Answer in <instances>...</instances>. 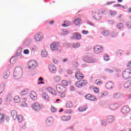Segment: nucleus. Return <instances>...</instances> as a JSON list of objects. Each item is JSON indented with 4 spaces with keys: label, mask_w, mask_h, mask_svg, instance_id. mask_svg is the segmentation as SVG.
Wrapping results in <instances>:
<instances>
[{
    "label": "nucleus",
    "mask_w": 131,
    "mask_h": 131,
    "mask_svg": "<svg viewBox=\"0 0 131 131\" xmlns=\"http://www.w3.org/2000/svg\"><path fill=\"white\" fill-rule=\"evenodd\" d=\"M64 24H62V27H68V26H70L71 25V23L69 20H66L63 21Z\"/></svg>",
    "instance_id": "412c9836"
},
{
    "label": "nucleus",
    "mask_w": 131,
    "mask_h": 131,
    "mask_svg": "<svg viewBox=\"0 0 131 131\" xmlns=\"http://www.w3.org/2000/svg\"><path fill=\"white\" fill-rule=\"evenodd\" d=\"M17 118L19 122H22L23 121V116L22 115H19L17 117Z\"/></svg>",
    "instance_id": "79ce46f5"
},
{
    "label": "nucleus",
    "mask_w": 131,
    "mask_h": 131,
    "mask_svg": "<svg viewBox=\"0 0 131 131\" xmlns=\"http://www.w3.org/2000/svg\"><path fill=\"white\" fill-rule=\"evenodd\" d=\"M81 23V19L80 18H78L74 20V24L75 25H79Z\"/></svg>",
    "instance_id": "bb28decb"
},
{
    "label": "nucleus",
    "mask_w": 131,
    "mask_h": 131,
    "mask_svg": "<svg viewBox=\"0 0 131 131\" xmlns=\"http://www.w3.org/2000/svg\"><path fill=\"white\" fill-rule=\"evenodd\" d=\"M70 91H75V88H74V86H70Z\"/></svg>",
    "instance_id": "13d9d810"
},
{
    "label": "nucleus",
    "mask_w": 131,
    "mask_h": 131,
    "mask_svg": "<svg viewBox=\"0 0 131 131\" xmlns=\"http://www.w3.org/2000/svg\"><path fill=\"white\" fill-rule=\"evenodd\" d=\"M127 67H129L130 68H131V61H129L127 63Z\"/></svg>",
    "instance_id": "680f3d73"
},
{
    "label": "nucleus",
    "mask_w": 131,
    "mask_h": 131,
    "mask_svg": "<svg viewBox=\"0 0 131 131\" xmlns=\"http://www.w3.org/2000/svg\"><path fill=\"white\" fill-rule=\"evenodd\" d=\"M92 16L95 20L97 21H100L102 19V15L101 14V11L98 9H96L91 12Z\"/></svg>",
    "instance_id": "f257e3e1"
},
{
    "label": "nucleus",
    "mask_w": 131,
    "mask_h": 131,
    "mask_svg": "<svg viewBox=\"0 0 131 131\" xmlns=\"http://www.w3.org/2000/svg\"><path fill=\"white\" fill-rule=\"evenodd\" d=\"M85 98L88 99V100H90V101H95V100H96V98L91 95V94H88L85 96Z\"/></svg>",
    "instance_id": "6ab92c4d"
},
{
    "label": "nucleus",
    "mask_w": 131,
    "mask_h": 131,
    "mask_svg": "<svg viewBox=\"0 0 131 131\" xmlns=\"http://www.w3.org/2000/svg\"><path fill=\"white\" fill-rule=\"evenodd\" d=\"M70 119H71V116H63L61 117V120H62V121H69V120H70Z\"/></svg>",
    "instance_id": "b1692460"
},
{
    "label": "nucleus",
    "mask_w": 131,
    "mask_h": 131,
    "mask_svg": "<svg viewBox=\"0 0 131 131\" xmlns=\"http://www.w3.org/2000/svg\"><path fill=\"white\" fill-rule=\"evenodd\" d=\"M95 84H97L98 85H101V84H102V83H103V82L102 81V80L98 79V80H96L95 81Z\"/></svg>",
    "instance_id": "a19ab883"
},
{
    "label": "nucleus",
    "mask_w": 131,
    "mask_h": 131,
    "mask_svg": "<svg viewBox=\"0 0 131 131\" xmlns=\"http://www.w3.org/2000/svg\"><path fill=\"white\" fill-rule=\"evenodd\" d=\"M42 98L45 100H47V101H49V95L45 92L42 93Z\"/></svg>",
    "instance_id": "7c9ffc66"
},
{
    "label": "nucleus",
    "mask_w": 131,
    "mask_h": 131,
    "mask_svg": "<svg viewBox=\"0 0 131 131\" xmlns=\"http://www.w3.org/2000/svg\"><path fill=\"white\" fill-rule=\"evenodd\" d=\"M82 32L83 34H88V33H89V31L83 30Z\"/></svg>",
    "instance_id": "bf43d9fd"
},
{
    "label": "nucleus",
    "mask_w": 131,
    "mask_h": 131,
    "mask_svg": "<svg viewBox=\"0 0 131 131\" xmlns=\"http://www.w3.org/2000/svg\"><path fill=\"white\" fill-rule=\"evenodd\" d=\"M79 47V43H73V48H75V49H76Z\"/></svg>",
    "instance_id": "3c124183"
},
{
    "label": "nucleus",
    "mask_w": 131,
    "mask_h": 131,
    "mask_svg": "<svg viewBox=\"0 0 131 131\" xmlns=\"http://www.w3.org/2000/svg\"><path fill=\"white\" fill-rule=\"evenodd\" d=\"M86 83H88V82H86V80H80L77 81L75 83V84L77 88H81V86H84V85H86Z\"/></svg>",
    "instance_id": "39448f33"
},
{
    "label": "nucleus",
    "mask_w": 131,
    "mask_h": 131,
    "mask_svg": "<svg viewBox=\"0 0 131 131\" xmlns=\"http://www.w3.org/2000/svg\"><path fill=\"white\" fill-rule=\"evenodd\" d=\"M14 101L15 103H20V101H21V99L19 97V96H15L14 98Z\"/></svg>",
    "instance_id": "e433bc0d"
},
{
    "label": "nucleus",
    "mask_w": 131,
    "mask_h": 131,
    "mask_svg": "<svg viewBox=\"0 0 131 131\" xmlns=\"http://www.w3.org/2000/svg\"><path fill=\"white\" fill-rule=\"evenodd\" d=\"M122 14H120L118 17H117V19H120V18H121V17H122Z\"/></svg>",
    "instance_id": "774afa93"
},
{
    "label": "nucleus",
    "mask_w": 131,
    "mask_h": 131,
    "mask_svg": "<svg viewBox=\"0 0 131 131\" xmlns=\"http://www.w3.org/2000/svg\"><path fill=\"white\" fill-rule=\"evenodd\" d=\"M83 61L86 63H93V62H94V59L91 57H85L83 58Z\"/></svg>",
    "instance_id": "f3484780"
},
{
    "label": "nucleus",
    "mask_w": 131,
    "mask_h": 131,
    "mask_svg": "<svg viewBox=\"0 0 131 131\" xmlns=\"http://www.w3.org/2000/svg\"><path fill=\"white\" fill-rule=\"evenodd\" d=\"M61 83L63 85H64V86H67L68 85V81H67L66 80H63L61 81Z\"/></svg>",
    "instance_id": "c03bdc74"
},
{
    "label": "nucleus",
    "mask_w": 131,
    "mask_h": 131,
    "mask_svg": "<svg viewBox=\"0 0 131 131\" xmlns=\"http://www.w3.org/2000/svg\"><path fill=\"white\" fill-rule=\"evenodd\" d=\"M54 124V119L52 117L48 118L46 120V125L47 126H52Z\"/></svg>",
    "instance_id": "6e6552de"
},
{
    "label": "nucleus",
    "mask_w": 131,
    "mask_h": 131,
    "mask_svg": "<svg viewBox=\"0 0 131 131\" xmlns=\"http://www.w3.org/2000/svg\"><path fill=\"white\" fill-rule=\"evenodd\" d=\"M9 75H10V72H6L4 74L3 77L4 78H5V79H7V78L9 77Z\"/></svg>",
    "instance_id": "ea45409f"
},
{
    "label": "nucleus",
    "mask_w": 131,
    "mask_h": 131,
    "mask_svg": "<svg viewBox=\"0 0 131 131\" xmlns=\"http://www.w3.org/2000/svg\"><path fill=\"white\" fill-rule=\"evenodd\" d=\"M53 80L55 82H59L61 81V77L59 76H56L53 77Z\"/></svg>",
    "instance_id": "c756f323"
},
{
    "label": "nucleus",
    "mask_w": 131,
    "mask_h": 131,
    "mask_svg": "<svg viewBox=\"0 0 131 131\" xmlns=\"http://www.w3.org/2000/svg\"><path fill=\"white\" fill-rule=\"evenodd\" d=\"M127 13H131V7L129 8L127 10Z\"/></svg>",
    "instance_id": "338daca9"
},
{
    "label": "nucleus",
    "mask_w": 131,
    "mask_h": 131,
    "mask_svg": "<svg viewBox=\"0 0 131 131\" xmlns=\"http://www.w3.org/2000/svg\"><path fill=\"white\" fill-rule=\"evenodd\" d=\"M65 93H62L60 94V97H61V98H65Z\"/></svg>",
    "instance_id": "052dcab7"
},
{
    "label": "nucleus",
    "mask_w": 131,
    "mask_h": 131,
    "mask_svg": "<svg viewBox=\"0 0 131 131\" xmlns=\"http://www.w3.org/2000/svg\"><path fill=\"white\" fill-rule=\"evenodd\" d=\"M56 90L58 93H65L66 92V88L63 86L61 84H57L55 86Z\"/></svg>",
    "instance_id": "20e7f679"
},
{
    "label": "nucleus",
    "mask_w": 131,
    "mask_h": 131,
    "mask_svg": "<svg viewBox=\"0 0 131 131\" xmlns=\"http://www.w3.org/2000/svg\"><path fill=\"white\" fill-rule=\"evenodd\" d=\"M2 112V108H0V122H3L7 119V116L1 113Z\"/></svg>",
    "instance_id": "dca6fc26"
},
{
    "label": "nucleus",
    "mask_w": 131,
    "mask_h": 131,
    "mask_svg": "<svg viewBox=\"0 0 131 131\" xmlns=\"http://www.w3.org/2000/svg\"><path fill=\"white\" fill-rule=\"evenodd\" d=\"M24 53L27 54H29V50L28 49H26L24 51Z\"/></svg>",
    "instance_id": "6e6d98bb"
},
{
    "label": "nucleus",
    "mask_w": 131,
    "mask_h": 131,
    "mask_svg": "<svg viewBox=\"0 0 131 131\" xmlns=\"http://www.w3.org/2000/svg\"><path fill=\"white\" fill-rule=\"evenodd\" d=\"M117 15V12L114 10H109L108 11V16L110 17H115Z\"/></svg>",
    "instance_id": "a211bd4d"
},
{
    "label": "nucleus",
    "mask_w": 131,
    "mask_h": 131,
    "mask_svg": "<svg viewBox=\"0 0 131 131\" xmlns=\"http://www.w3.org/2000/svg\"><path fill=\"white\" fill-rule=\"evenodd\" d=\"M106 121L108 123H111L114 121V117L110 116L106 118Z\"/></svg>",
    "instance_id": "aec40b11"
},
{
    "label": "nucleus",
    "mask_w": 131,
    "mask_h": 131,
    "mask_svg": "<svg viewBox=\"0 0 131 131\" xmlns=\"http://www.w3.org/2000/svg\"><path fill=\"white\" fill-rule=\"evenodd\" d=\"M6 85L5 84H2L0 85V94H2L5 91Z\"/></svg>",
    "instance_id": "473e14b6"
},
{
    "label": "nucleus",
    "mask_w": 131,
    "mask_h": 131,
    "mask_svg": "<svg viewBox=\"0 0 131 131\" xmlns=\"http://www.w3.org/2000/svg\"><path fill=\"white\" fill-rule=\"evenodd\" d=\"M66 105L67 108H72V107H73V104H72L71 101H68Z\"/></svg>",
    "instance_id": "72a5a7b5"
},
{
    "label": "nucleus",
    "mask_w": 131,
    "mask_h": 131,
    "mask_svg": "<svg viewBox=\"0 0 131 131\" xmlns=\"http://www.w3.org/2000/svg\"><path fill=\"white\" fill-rule=\"evenodd\" d=\"M32 108L35 110V111H39L41 109V106L39 103H34L32 105Z\"/></svg>",
    "instance_id": "ddd939ff"
},
{
    "label": "nucleus",
    "mask_w": 131,
    "mask_h": 131,
    "mask_svg": "<svg viewBox=\"0 0 131 131\" xmlns=\"http://www.w3.org/2000/svg\"><path fill=\"white\" fill-rule=\"evenodd\" d=\"M41 56L43 58H46V57H48V52L46 50H43L41 52Z\"/></svg>",
    "instance_id": "c9c22d12"
},
{
    "label": "nucleus",
    "mask_w": 131,
    "mask_h": 131,
    "mask_svg": "<svg viewBox=\"0 0 131 131\" xmlns=\"http://www.w3.org/2000/svg\"><path fill=\"white\" fill-rule=\"evenodd\" d=\"M66 113H68L69 114H70V113H72V110H68L66 111Z\"/></svg>",
    "instance_id": "4d7b16f0"
},
{
    "label": "nucleus",
    "mask_w": 131,
    "mask_h": 131,
    "mask_svg": "<svg viewBox=\"0 0 131 131\" xmlns=\"http://www.w3.org/2000/svg\"><path fill=\"white\" fill-rule=\"evenodd\" d=\"M75 78H76V79H78V80L83 79V78H84V76H83V75L81 74V73H80V72H78L76 73L75 75Z\"/></svg>",
    "instance_id": "f8f14e48"
},
{
    "label": "nucleus",
    "mask_w": 131,
    "mask_h": 131,
    "mask_svg": "<svg viewBox=\"0 0 131 131\" xmlns=\"http://www.w3.org/2000/svg\"><path fill=\"white\" fill-rule=\"evenodd\" d=\"M101 33L104 36H109L110 35V32L106 30H102Z\"/></svg>",
    "instance_id": "cd10ccee"
},
{
    "label": "nucleus",
    "mask_w": 131,
    "mask_h": 131,
    "mask_svg": "<svg viewBox=\"0 0 131 131\" xmlns=\"http://www.w3.org/2000/svg\"><path fill=\"white\" fill-rule=\"evenodd\" d=\"M22 75H23L22 69L20 67L15 68L14 73V77H17V78H20L22 77Z\"/></svg>",
    "instance_id": "f03ea898"
},
{
    "label": "nucleus",
    "mask_w": 131,
    "mask_h": 131,
    "mask_svg": "<svg viewBox=\"0 0 131 131\" xmlns=\"http://www.w3.org/2000/svg\"><path fill=\"white\" fill-rule=\"evenodd\" d=\"M105 71L107 73H113V70L110 69H105Z\"/></svg>",
    "instance_id": "de8ad7c7"
},
{
    "label": "nucleus",
    "mask_w": 131,
    "mask_h": 131,
    "mask_svg": "<svg viewBox=\"0 0 131 131\" xmlns=\"http://www.w3.org/2000/svg\"><path fill=\"white\" fill-rule=\"evenodd\" d=\"M62 33L63 35H66V34H68V31H67V30H63Z\"/></svg>",
    "instance_id": "864d4df0"
},
{
    "label": "nucleus",
    "mask_w": 131,
    "mask_h": 131,
    "mask_svg": "<svg viewBox=\"0 0 131 131\" xmlns=\"http://www.w3.org/2000/svg\"><path fill=\"white\" fill-rule=\"evenodd\" d=\"M94 92H95V93H99V89H98V88H97V87H95L94 88Z\"/></svg>",
    "instance_id": "5fc2aeb1"
},
{
    "label": "nucleus",
    "mask_w": 131,
    "mask_h": 131,
    "mask_svg": "<svg viewBox=\"0 0 131 131\" xmlns=\"http://www.w3.org/2000/svg\"><path fill=\"white\" fill-rule=\"evenodd\" d=\"M11 115L13 119H17V112L15 110H13L11 112Z\"/></svg>",
    "instance_id": "5701e85b"
},
{
    "label": "nucleus",
    "mask_w": 131,
    "mask_h": 131,
    "mask_svg": "<svg viewBox=\"0 0 131 131\" xmlns=\"http://www.w3.org/2000/svg\"><path fill=\"white\" fill-rule=\"evenodd\" d=\"M28 65L29 69L30 68H35L37 66V62L34 60H31L29 62Z\"/></svg>",
    "instance_id": "9d476101"
},
{
    "label": "nucleus",
    "mask_w": 131,
    "mask_h": 131,
    "mask_svg": "<svg viewBox=\"0 0 131 131\" xmlns=\"http://www.w3.org/2000/svg\"><path fill=\"white\" fill-rule=\"evenodd\" d=\"M114 7H115V8L121 7V5H120V4H116V5H114Z\"/></svg>",
    "instance_id": "e2e57ef3"
},
{
    "label": "nucleus",
    "mask_w": 131,
    "mask_h": 131,
    "mask_svg": "<svg viewBox=\"0 0 131 131\" xmlns=\"http://www.w3.org/2000/svg\"><path fill=\"white\" fill-rule=\"evenodd\" d=\"M112 4H114V2H107L105 4V6H111V5H112Z\"/></svg>",
    "instance_id": "603ef678"
},
{
    "label": "nucleus",
    "mask_w": 131,
    "mask_h": 131,
    "mask_svg": "<svg viewBox=\"0 0 131 131\" xmlns=\"http://www.w3.org/2000/svg\"><path fill=\"white\" fill-rule=\"evenodd\" d=\"M74 36L76 39H80L81 38V35L78 33H75L74 34Z\"/></svg>",
    "instance_id": "2f4dec72"
},
{
    "label": "nucleus",
    "mask_w": 131,
    "mask_h": 131,
    "mask_svg": "<svg viewBox=\"0 0 131 131\" xmlns=\"http://www.w3.org/2000/svg\"><path fill=\"white\" fill-rule=\"evenodd\" d=\"M131 85V80L127 81L124 84V86L125 89H128Z\"/></svg>",
    "instance_id": "c85d7f7f"
},
{
    "label": "nucleus",
    "mask_w": 131,
    "mask_h": 131,
    "mask_svg": "<svg viewBox=\"0 0 131 131\" xmlns=\"http://www.w3.org/2000/svg\"><path fill=\"white\" fill-rule=\"evenodd\" d=\"M114 87V83H113V82H112L109 81L105 84V88H106V89H107L108 90H110L111 89H113Z\"/></svg>",
    "instance_id": "4468645a"
},
{
    "label": "nucleus",
    "mask_w": 131,
    "mask_h": 131,
    "mask_svg": "<svg viewBox=\"0 0 131 131\" xmlns=\"http://www.w3.org/2000/svg\"><path fill=\"white\" fill-rule=\"evenodd\" d=\"M122 77L124 79H129L131 78V70L125 69L122 73Z\"/></svg>",
    "instance_id": "7ed1b4c3"
},
{
    "label": "nucleus",
    "mask_w": 131,
    "mask_h": 131,
    "mask_svg": "<svg viewBox=\"0 0 131 131\" xmlns=\"http://www.w3.org/2000/svg\"><path fill=\"white\" fill-rule=\"evenodd\" d=\"M26 101H27V98H23L21 102V106L23 107H27Z\"/></svg>",
    "instance_id": "4be33fe9"
},
{
    "label": "nucleus",
    "mask_w": 131,
    "mask_h": 131,
    "mask_svg": "<svg viewBox=\"0 0 131 131\" xmlns=\"http://www.w3.org/2000/svg\"><path fill=\"white\" fill-rule=\"evenodd\" d=\"M78 110L80 112H83V111H85L86 110V106H82L79 107Z\"/></svg>",
    "instance_id": "f704fd0d"
},
{
    "label": "nucleus",
    "mask_w": 131,
    "mask_h": 131,
    "mask_svg": "<svg viewBox=\"0 0 131 131\" xmlns=\"http://www.w3.org/2000/svg\"><path fill=\"white\" fill-rule=\"evenodd\" d=\"M51 112L53 113H55V112H57V109L55 108V107L52 106L51 108Z\"/></svg>",
    "instance_id": "8fccbe9b"
},
{
    "label": "nucleus",
    "mask_w": 131,
    "mask_h": 131,
    "mask_svg": "<svg viewBox=\"0 0 131 131\" xmlns=\"http://www.w3.org/2000/svg\"><path fill=\"white\" fill-rule=\"evenodd\" d=\"M30 96L32 100H36V93L34 92H32L30 94Z\"/></svg>",
    "instance_id": "393cba45"
},
{
    "label": "nucleus",
    "mask_w": 131,
    "mask_h": 131,
    "mask_svg": "<svg viewBox=\"0 0 131 131\" xmlns=\"http://www.w3.org/2000/svg\"><path fill=\"white\" fill-rule=\"evenodd\" d=\"M129 111H130V108L127 105L123 106L121 109V112L123 114H127Z\"/></svg>",
    "instance_id": "1a4fd4ad"
},
{
    "label": "nucleus",
    "mask_w": 131,
    "mask_h": 131,
    "mask_svg": "<svg viewBox=\"0 0 131 131\" xmlns=\"http://www.w3.org/2000/svg\"><path fill=\"white\" fill-rule=\"evenodd\" d=\"M103 47L99 45H97L94 47V52L95 54H100L103 52Z\"/></svg>",
    "instance_id": "0eeeda50"
},
{
    "label": "nucleus",
    "mask_w": 131,
    "mask_h": 131,
    "mask_svg": "<svg viewBox=\"0 0 131 131\" xmlns=\"http://www.w3.org/2000/svg\"><path fill=\"white\" fill-rule=\"evenodd\" d=\"M49 70L52 73H56L57 72V68L55 66L51 64L49 67Z\"/></svg>",
    "instance_id": "2eb2a0df"
},
{
    "label": "nucleus",
    "mask_w": 131,
    "mask_h": 131,
    "mask_svg": "<svg viewBox=\"0 0 131 131\" xmlns=\"http://www.w3.org/2000/svg\"><path fill=\"white\" fill-rule=\"evenodd\" d=\"M50 48L52 51H57L60 48V44L58 42H54L51 44Z\"/></svg>",
    "instance_id": "423d86ee"
},
{
    "label": "nucleus",
    "mask_w": 131,
    "mask_h": 131,
    "mask_svg": "<svg viewBox=\"0 0 131 131\" xmlns=\"http://www.w3.org/2000/svg\"><path fill=\"white\" fill-rule=\"evenodd\" d=\"M126 26L127 28L131 29V23L130 21H127L126 23Z\"/></svg>",
    "instance_id": "09e8293b"
},
{
    "label": "nucleus",
    "mask_w": 131,
    "mask_h": 131,
    "mask_svg": "<svg viewBox=\"0 0 131 131\" xmlns=\"http://www.w3.org/2000/svg\"><path fill=\"white\" fill-rule=\"evenodd\" d=\"M67 61H68V58H65L62 60V62H63L64 63H65V62H67Z\"/></svg>",
    "instance_id": "69168bd1"
},
{
    "label": "nucleus",
    "mask_w": 131,
    "mask_h": 131,
    "mask_svg": "<svg viewBox=\"0 0 131 131\" xmlns=\"http://www.w3.org/2000/svg\"><path fill=\"white\" fill-rule=\"evenodd\" d=\"M67 72L69 74H72V71L69 70L67 71Z\"/></svg>",
    "instance_id": "0e129e2a"
},
{
    "label": "nucleus",
    "mask_w": 131,
    "mask_h": 131,
    "mask_svg": "<svg viewBox=\"0 0 131 131\" xmlns=\"http://www.w3.org/2000/svg\"><path fill=\"white\" fill-rule=\"evenodd\" d=\"M28 94V90L25 89L21 92L20 95L21 96H25V95H27Z\"/></svg>",
    "instance_id": "4c0bfd02"
},
{
    "label": "nucleus",
    "mask_w": 131,
    "mask_h": 131,
    "mask_svg": "<svg viewBox=\"0 0 131 131\" xmlns=\"http://www.w3.org/2000/svg\"><path fill=\"white\" fill-rule=\"evenodd\" d=\"M113 97H114V99H119V98H120V97H121V96L120 95V94L116 93L114 95Z\"/></svg>",
    "instance_id": "37998d69"
},
{
    "label": "nucleus",
    "mask_w": 131,
    "mask_h": 131,
    "mask_svg": "<svg viewBox=\"0 0 131 131\" xmlns=\"http://www.w3.org/2000/svg\"><path fill=\"white\" fill-rule=\"evenodd\" d=\"M110 108L111 110H116V108H118V104L114 103L113 104H111L110 106Z\"/></svg>",
    "instance_id": "a878e982"
},
{
    "label": "nucleus",
    "mask_w": 131,
    "mask_h": 131,
    "mask_svg": "<svg viewBox=\"0 0 131 131\" xmlns=\"http://www.w3.org/2000/svg\"><path fill=\"white\" fill-rule=\"evenodd\" d=\"M116 27L117 28H118V29H123V24L120 23V24H118L116 25Z\"/></svg>",
    "instance_id": "58836bf2"
},
{
    "label": "nucleus",
    "mask_w": 131,
    "mask_h": 131,
    "mask_svg": "<svg viewBox=\"0 0 131 131\" xmlns=\"http://www.w3.org/2000/svg\"><path fill=\"white\" fill-rule=\"evenodd\" d=\"M111 35L113 37H116V36H117V35H118V33L116 32L115 31H113L112 34Z\"/></svg>",
    "instance_id": "a18cd8bd"
},
{
    "label": "nucleus",
    "mask_w": 131,
    "mask_h": 131,
    "mask_svg": "<svg viewBox=\"0 0 131 131\" xmlns=\"http://www.w3.org/2000/svg\"><path fill=\"white\" fill-rule=\"evenodd\" d=\"M104 59L105 60V61H109V60L110 59V57L108 55L105 54L104 56Z\"/></svg>",
    "instance_id": "49530a36"
},
{
    "label": "nucleus",
    "mask_w": 131,
    "mask_h": 131,
    "mask_svg": "<svg viewBox=\"0 0 131 131\" xmlns=\"http://www.w3.org/2000/svg\"><path fill=\"white\" fill-rule=\"evenodd\" d=\"M42 38H43V36L41 33L37 34L34 36V39L36 41H40V40H42Z\"/></svg>",
    "instance_id": "9b49d317"
}]
</instances>
